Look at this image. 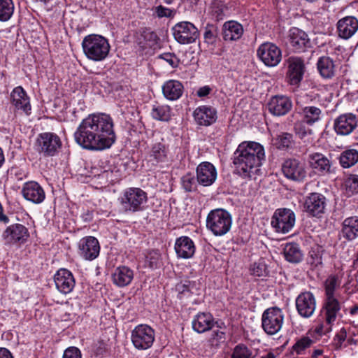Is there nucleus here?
<instances>
[{"label":"nucleus","instance_id":"59","mask_svg":"<svg viewBox=\"0 0 358 358\" xmlns=\"http://www.w3.org/2000/svg\"><path fill=\"white\" fill-rule=\"evenodd\" d=\"M204 38L208 43H213L215 40V36L211 29H206L204 33Z\"/></svg>","mask_w":358,"mask_h":358},{"label":"nucleus","instance_id":"46","mask_svg":"<svg viewBox=\"0 0 358 358\" xmlns=\"http://www.w3.org/2000/svg\"><path fill=\"white\" fill-rule=\"evenodd\" d=\"M275 142L280 149L289 148L294 144L293 135L290 133L283 132L277 136Z\"/></svg>","mask_w":358,"mask_h":358},{"label":"nucleus","instance_id":"34","mask_svg":"<svg viewBox=\"0 0 358 358\" xmlns=\"http://www.w3.org/2000/svg\"><path fill=\"white\" fill-rule=\"evenodd\" d=\"M162 92L166 99L169 100H176L182 96L183 86L182 83L178 80H170L164 84Z\"/></svg>","mask_w":358,"mask_h":358},{"label":"nucleus","instance_id":"18","mask_svg":"<svg viewBox=\"0 0 358 358\" xmlns=\"http://www.w3.org/2000/svg\"><path fill=\"white\" fill-rule=\"evenodd\" d=\"M292 108V101L289 97L284 95L273 96L267 103V108L274 116H283Z\"/></svg>","mask_w":358,"mask_h":358},{"label":"nucleus","instance_id":"61","mask_svg":"<svg viewBox=\"0 0 358 358\" xmlns=\"http://www.w3.org/2000/svg\"><path fill=\"white\" fill-rule=\"evenodd\" d=\"M0 358H13V357L8 349L0 348Z\"/></svg>","mask_w":358,"mask_h":358},{"label":"nucleus","instance_id":"49","mask_svg":"<svg viewBox=\"0 0 358 358\" xmlns=\"http://www.w3.org/2000/svg\"><path fill=\"white\" fill-rule=\"evenodd\" d=\"M182 185L186 192H192L196 187V181L194 176L187 173L182 178Z\"/></svg>","mask_w":358,"mask_h":358},{"label":"nucleus","instance_id":"12","mask_svg":"<svg viewBox=\"0 0 358 358\" xmlns=\"http://www.w3.org/2000/svg\"><path fill=\"white\" fill-rule=\"evenodd\" d=\"M174 38L181 44L192 43L199 36L197 28L191 22H181L173 27Z\"/></svg>","mask_w":358,"mask_h":358},{"label":"nucleus","instance_id":"25","mask_svg":"<svg viewBox=\"0 0 358 358\" xmlns=\"http://www.w3.org/2000/svg\"><path fill=\"white\" fill-rule=\"evenodd\" d=\"M308 163L312 169L322 174H330L334 172L331 162L322 153L315 152L309 155Z\"/></svg>","mask_w":358,"mask_h":358},{"label":"nucleus","instance_id":"15","mask_svg":"<svg viewBox=\"0 0 358 358\" xmlns=\"http://www.w3.org/2000/svg\"><path fill=\"white\" fill-rule=\"evenodd\" d=\"M296 308L298 313L303 317H311L316 308V299L310 292H303L296 299Z\"/></svg>","mask_w":358,"mask_h":358},{"label":"nucleus","instance_id":"63","mask_svg":"<svg viewBox=\"0 0 358 358\" xmlns=\"http://www.w3.org/2000/svg\"><path fill=\"white\" fill-rule=\"evenodd\" d=\"M347 343H348V345H356L357 344V340L354 339L352 338H350L348 339Z\"/></svg>","mask_w":358,"mask_h":358},{"label":"nucleus","instance_id":"52","mask_svg":"<svg viewBox=\"0 0 358 358\" xmlns=\"http://www.w3.org/2000/svg\"><path fill=\"white\" fill-rule=\"evenodd\" d=\"M347 338V331L345 328L341 329V330L335 335L334 338L333 345L336 350H341L343 346V342Z\"/></svg>","mask_w":358,"mask_h":358},{"label":"nucleus","instance_id":"37","mask_svg":"<svg viewBox=\"0 0 358 358\" xmlns=\"http://www.w3.org/2000/svg\"><path fill=\"white\" fill-rule=\"evenodd\" d=\"M283 254L285 259L293 264H297L302 261L303 254L297 243H287L283 249Z\"/></svg>","mask_w":358,"mask_h":358},{"label":"nucleus","instance_id":"30","mask_svg":"<svg viewBox=\"0 0 358 358\" xmlns=\"http://www.w3.org/2000/svg\"><path fill=\"white\" fill-rule=\"evenodd\" d=\"M341 234L343 237L348 241H352L358 237V216H351L343 220Z\"/></svg>","mask_w":358,"mask_h":358},{"label":"nucleus","instance_id":"39","mask_svg":"<svg viewBox=\"0 0 358 358\" xmlns=\"http://www.w3.org/2000/svg\"><path fill=\"white\" fill-rule=\"evenodd\" d=\"M168 149L163 142H157L152 145L150 157L157 163L164 162L167 158Z\"/></svg>","mask_w":358,"mask_h":358},{"label":"nucleus","instance_id":"22","mask_svg":"<svg viewBox=\"0 0 358 358\" xmlns=\"http://www.w3.org/2000/svg\"><path fill=\"white\" fill-rule=\"evenodd\" d=\"M217 178L215 167L210 162L201 163L196 168L197 182L203 186L211 185Z\"/></svg>","mask_w":358,"mask_h":358},{"label":"nucleus","instance_id":"51","mask_svg":"<svg viewBox=\"0 0 358 358\" xmlns=\"http://www.w3.org/2000/svg\"><path fill=\"white\" fill-rule=\"evenodd\" d=\"M313 341L308 337H303L299 340L292 347L294 351L296 352L297 355H300L302 352L306 348H309Z\"/></svg>","mask_w":358,"mask_h":358},{"label":"nucleus","instance_id":"28","mask_svg":"<svg viewBox=\"0 0 358 358\" xmlns=\"http://www.w3.org/2000/svg\"><path fill=\"white\" fill-rule=\"evenodd\" d=\"M215 323L214 318L210 313H200L194 318L192 328L201 334L215 328Z\"/></svg>","mask_w":358,"mask_h":358},{"label":"nucleus","instance_id":"10","mask_svg":"<svg viewBox=\"0 0 358 358\" xmlns=\"http://www.w3.org/2000/svg\"><path fill=\"white\" fill-rule=\"evenodd\" d=\"M155 341V331L148 325L140 324L136 326L131 332V341L138 350L150 348Z\"/></svg>","mask_w":358,"mask_h":358},{"label":"nucleus","instance_id":"32","mask_svg":"<svg viewBox=\"0 0 358 358\" xmlns=\"http://www.w3.org/2000/svg\"><path fill=\"white\" fill-rule=\"evenodd\" d=\"M12 103L26 113L31 110L29 97L22 87H15L10 94Z\"/></svg>","mask_w":358,"mask_h":358},{"label":"nucleus","instance_id":"35","mask_svg":"<svg viewBox=\"0 0 358 358\" xmlns=\"http://www.w3.org/2000/svg\"><path fill=\"white\" fill-rule=\"evenodd\" d=\"M243 33V29L241 24L229 21L223 25V38L225 41H236L239 39Z\"/></svg>","mask_w":358,"mask_h":358},{"label":"nucleus","instance_id":"64","mask_svg":"<svg viewBox=\"0 0 358 358\" xmlns=\"http://www.w3.org/2000/svg\"><path fill=\"white\" fill-rule=\"evenodd\" d=\"M358 312V306H355L350 310V314L355 315Z\"/></svg>","mask_w":358,"mask_h":358},{"label":"nucleus","instance_id":"1","mask_svg":"<svg viewBox=\"0 0 358 358\" xmlns=\"http://www.w3.org/2000/svg\"><path fill=\"white\" fill-rule=\"evenodd\" d=\"M113 126V119L108 115H90L78 127L74 133V139L86 150L108 149L116 139Z\"/></svg>","mask_w":358,"mask_h":358},{"label":"nucleus","instance_id":"13","mask_svg":"<svg viewBox=\"0 0 358 358\" xmlns=\"http://www.w3.org/2000/svg\"><path fill=\"white\" fill-rule=\"evenodd\" d=\"M257 55L267 66L274 67L282 59L281 50L274 43H264L257 50Z\"/></svg>","mask_w":358,"mask_h":358},{"label":"nucleus","instance_id":"56","mask_svg":"<svg viewBox=\"0 0 358 358\" xmlns=\"http://www.w3.org/2000/svg\"><path fill=\"white\" fill-rule=\"evenodd\" d=\"M155 13L159 17H171L174 15V11L173 10L161 5L155 8Z\"/></svg>","mask_w":358,"mask_h":358},{"label":"nucleus","instance_id":"60","mask_svg":"<svg viewBox=\"0 0 358 358\" xmlns=\"http://www.w3.org/2000/svg\"><path fill=\"white\" fill-rule=\"evenodd\" d=\"M211 92V88L209 86H203L200 87L196 92V94L199 97H203L210 94Z\"/></svg>","mask_w":358,"mask_h":358},{"label":"nucleus","instance_id":"31","mask_svg":"<svg viewBox=\"0 0 358 358\" xmlns=\"http://www.w3.org/2000/svg\"><path fill=\"white\" fill-rule=\"evenodd\" d=\"M296 110L302 116V120L306 121L308 125H313L321 120L322 110L316 106H298Z\"/></svg>","mask_w":358,"mask_h":358},{"label":"nucleus","instance_id":"4","mask_svg":"<svg viewBox=\"0 0 358 358\" xmlns=\"http://www.w3.org/2000/svg\"><path fill=\"white\" fill-rule=\"evenodd\" d=\"M232 224L231 214L223 208L210 211L206 217V227L213 235L222 236L227 234Z\"/></svg>","mask_w":358,"mask_h":358},{"label":"nucleus","instance_id":"33","mask_svg":"<svg viewBox=\"0 0 358 358\" xmlns=\"http://www.w3.org/2000/svg\"><path fill=\"white\" fill-rule=\"evenodd\" d=\"M113 281L118 287H125L130 284L134 278L133 271L127 266H119L113 273Z\"/></svg>","mask_w":358,"mask_h":358},{"label":"nucleus","instance_id":"29","mask_svg":"<svg viewBox=\"0 0 358 358\" xmlns=\"http://www.w3.org/2000/svg\"><path fill=\"white\" fill-rule=\"evenodd\" d=\"M341 310V304L336 297L326 298L323 306L325 322L332 324Z\"/></svg>","mask_w":358,"mask_h":358},{"label":"nucleus","instance_id":"58","mask_svg":"<svg viewBox=\"0 0 358 358\" xmlns=\"http://www.w3.org/2000/svg\"><path fill=\"white\" fill-rule=\"evenodd\" d=\"M310 263L315 266L317 265L322 264V257L320 255V254L316 253L315 252L313 251L310 253Z\"/></svg>","mask_w":358,"mask_h":358},{"label":"nucleus","instance_id":"48","mask_svg":"<svg viewBox=\"0 0 358 358\" xmlns=\"http://www.w3.org/2000/svg\"><path fill=\"white\" fill-rule=\"evenodd\" d=\"M250 271L252 275L257 277H264L268 274L266 266L262 261L252 264Z\"/></svg>","mask_w":358,"mask_h":358},{"label":"nucleus","instance_id":"23","mask_svg":"<svg viewBox=\"0 0 358 358\" xmlns=\"http://www.w3.org/2000/svg\"><path fill=\"white\" fill-rule=\"evenodd\" d=\"M338 36L349 39L358 31V19L355 16H346L340 19L337 24Z\"/></svg>","mask_w":358,"mask_h":358},{"label":"nucleus","instance_id":"54","mask_svg":"<svg viewBox=\"0 0 358 358\" xmlns=\"http://www.w3.org/2000/svg\"><path fill=\"white\" fill-rule=\"evenodd\" d=\"M62 358H82V353L78 348L71 346L64 350Z\"/></svg>","mask_w":358,"mask_h":358},{"label":"nucleus","instance_id":"26","mask_svg":"<svg viewBox=\"0 0 358 358\" xmlns=\"http://www.w3.org/2000/svg\"><path fill=\"white\" fill-rule=\"evenodd\" d=\"M193 116L197 124L208 127L216 121L217 112L212 107L202 106L195 109Z\"/></svg>","mask_w":358,"mask_h":358},{"label":"nucleus","instance_id":"62","mask_svg":"<svg viewBox=\"0 0 358 358\" xmlns=\"http://www.w3.org/2000/svg\"><path fill=\"white\" fill-rule=\"evenodd\" d=\"M323 351L322 350L317 349L314 350L313 352L312 357L313 358L317 357L318 356L321 355L322 354Z\"/></svg>","mask_w":358,"mask_h":358},{"label":"nucleus","instance_id":"42","mask_svg":"<svg viewBox=\"0 0 358 358\" xmlns=\"http://www.w3.org/2000/svg\"><path fill=\"white\" fill-rule=\"evenodd\" d=\"M210 339L213 342L223 343L226 339V327L222 322L216 321L215 328L212 329Z\"/></svg>","mask_w":358,"mask_h":358},{"label":"nucleus","instance_id":"50","mask_svg":"<svg viewBox=\"0 0 358 358\" xmlns=\"http://www.w3.org/2000/svg\"><path fill=\"white\" fill-rule=\"evenodd\" d=\"M146 263L151 268H157L160 264V254L157 250L150 251L146 257Z\"/></svg>","mask_w":358,"mask_h":358},{"label":"nucleus","instance_id":"38","mask_svg":"<svg viewBox=\"0 0 358 358\" xmlns=\"http://www.w3.org/2000/svg\"><path fill=\"white\" fill-rule=\"evenodd\" d=\"M339 164L343 169H348L358 162V150L355 148H347L338 157Z\"/></svg>","mask_w":358,"mask_h":358},{"label":"nucleus","instance_id":"20","mask_svg":"<svg viewBox=\"0 0 358 358\" xmlns=\"http://www.w3.org/2000/svg\"><path fill=\"white\" fill-rule=\"evenodd\" d=\"M80 255L86 260H93L100 251L98 240L93 236L83 238L79 242Z\"/></svg>","mask_w":358,"mask_h":358},{"label":"nucleus","instance_id":"36","mask_svg":"<svg viewBox=\"0 0 358 358\" xmlns=\"http://www.w3.org/2000/svg\"><path fill=\"white\" fill-rule=\"evenodd\" d=\"M317 67L321 76L324 78H331L335 75L336 66L334 60L329 57H320L317 62Z\"/></svg>","mask_w":358,"mask_h":358},{"label":"nucleus","instance_id":"7","mask_svg":"<svg viewBox=\"0 0 358 358\" xmlns=\"http://www.w3.org/2000/svg\"><path fill=\"white\" fill-rule=\"evenodd\" d=\"M283 175L294 182H303L307 177V169L304 162L296 158L285 159L281 167Z\"/></svg>","mask_w":358,"mask_h":358},{"label":"nucleus","instance_id":"47","mask_svg":"<svg viewBox=\"0 0 358 358\" xmlns=\"http://www.w3.org/2000/svg\"><path fill=\"white\" fill-rule=\"evenodd\" d=\"M326 298L334 296L336 288L338 286V277L336 275L329 276L324 282Z\"/></svg>","mask_w":358,"mask_h":358},{"label":"nucleus","instance_id":"45","mask_svg":"<svg viewBox=\"0 0 358 358\" xmlns=\"http://www.w3.org/2000/svg\"><path fill=\"white\" fill-rule=\"evenodd\" d=\"M306 125V122L303 120L296 121L294 124V131L296 136L301 140L304 139L308 135L313 134L312 129H309Z\"/></svg>","mask_w":358,"mask_h":358},{"label":"nucleus","instance_id":"43","mask_svg":"<svg viewBox=\"0 0 358 358\" xmlns=\"http://www.w3.org/2000/svg\"><path fill=\"white\" fill-rule=\"evenodd\" d=\"M230 358H255V355L250 348L241 343L234 347Z\"/></svg>","mask_w":358,"mask_h":358},{"label":"nucleus","instance_id":"17","mask_svg":"<svg viewBox=\"0 0 358 358\" xmlns=\"http://www.w3.org/2000/svg\"><path fill=\"white\" fill-rule=\"evenodd\" d=\"M357 116L352 113H345L334 120V129L340 136L350 134L357 127Z\"/></svg>","mask_w":358,"mask_h":358},{"label":"nucleus","instance_id":"21","mask_svg":"<svg viewBox=\"0 0 358 358\" xmlns=\"http://www.w3.org/2000/svg\"><path fill=\"white\" fill-rule=\"evenodd\" d=\"M54 280L57 289L64 294L71 292L75 287V279L73 274L65 268L57 271L54 276Z\"/></svg>","mask_w":358,"mask_h":358},{"label":"nucleus","instance_id":"57","mask_svg":"<svg viewBox=\"0 0 358 358\" xmlns=\"http://www.w3.org/2000/svg\"><path fill=\"white\" fill-rule=\"evenodd\" d=\"M331 331V324H322L316 327L315 331L318 334H326Z\"/></svg>","mask_w":358,"mask_h":358},{"label":"nucleus","instance_id":"55","mask_svg":"<svg viewBox=\"0 0 358 358\" xmlns=\"http://www.w3.org/2000/svg\"><path fill=\"white\" fill-rule=\"evenodd\" d=\"M159 58L165 60L173 68L176 67L178 64V59L173 53L166 52L159 56Z\"/></svg>","mask_w":358,"mask_h":358},{"label":"nucleus","instance_id":"6","mask_svg":"<svg viewBox=\"0 0 358 358\" xmlns=\"http://www.w3.org/2000/svg\"><path fill=\"white\" fill-rule=\"evenodd\" d=\"M284 315L280 308L272 307L264 310L262 317V327L269 335H274L282 328Z\"/></svg>","mask_w":358,"mask_h":358},{"label":"nucleus","instance_id":"44","mask_svg":"<svg viewBox=\"0 0 358 358\" xmlns=\"http://www.w3.org/2000/svg\"><path fill=\"white\" fill-rule=\"evenodd\" d=\"M141 36L143 38L145 44L150 48H155L159 41L157 34L148 28L142 29Z\"/></svg>","mask_w":358,"mask_h":358},{"label":"nucleus","instance_id":"53","mask_svg":"<svg viewBox=\"0 0 358 358\" xmlns=\"http://www.w3.org/2000/svg\"><path fill=\"white\" fill-rule=\"evenodd\" d=\"M347 189H349L352 194L358 192V176L350 175L345 181Z\"/></svg>","mask_w":358,"mask_h":358},{"label":"nucleus","instance_id":"2","mask_svg":"<svg viewBox=\"0 0 358 358\" xmlns=\"http://www.w3.org/2000/svg\"><path fill=\"white\" fill-rule=\"evenodd\" d=\"M265 159L264 147L256 142L241 143L234 153V164L244 177L251 178L260 171L259 167Z\"/></svg>","mask_w":358,"mask_h":358},{"label":"nucleus","instance_id":"8","mask_svg":"<svg viewBox=\"0 0 358 358\" xmlns=\"http://www.w3.org/2000/svg\"><path fill=\"white\" fill-rule=\"evenodd\" d=\"M296 217L294 213L289 208H279L273 213L271 226L278 233H288L294 226Z\"/></svg>","mask_w":358,"mask_h":358},{"label":"nucleus","instance_id":"27","mask_svg":"<svg viewBox=\"0 0 358 358\" xmlns=\"http://www.w3.org/2000/svg\"><path fill=\"white\" fill-rule=\"evenodd\" d=\"M175 250L179 257L188 259L195 252V246L192 240L187 236L177 238L175 243Z\"/></svg>","mask_w":358,"mask_h":358},{"label":"nucleus","instance_id":"5","mask_svg":"<svg viewBox=\"0 0 358 358\" xmlns=\"http://www.w3.org/2000/svg\"><path fill=\"white\" fill-rule=\"evenodd\" d=\"M147 201V193L138 187L127 189L120 199L123 210L131 213L143 210Z\"/></svg>","mask_w":358,"mask_h":358},{"label":"nucleus","instance_id":"19","mask_svg":"<svg viewBox=\"0 0 358 358\" xmlns=\"http://www.w3.org/2000/svg\"><path fill=\"white\" fill-rule=\"evenodd\" d=\"M28 229L21 224H14L6 228L3 233V238L7 243H22L29 237Z\"/></svg>","mask_w":358,"mask_h":358},{"label":"nucleus","instance_id":"3","mask_svg":"<svg viewBox=\"0 0 358 358\" xmlns=\"http://www.w3.org/2000/svg\"><path fill=\"white\" fill-rule=\"evenodd\" d=\"M82 48L86 57L94 62L103 61L110 49L108 41L98 34L86 36L83 40Z\"/></svg>","mask_w":358,"mask_h":358},{"label":"nucleus","instance_id":"41","mask_svg":"<svg viewBox=\"0 0 358 358\" xmlns=\"http://www.w3.org/2000/svg\"><path fill=\"white\" fill-rule=\"evenodd\" d=\"M14 12L13 0H0V21L6 22L12 17Z\"/></svg>","mask_w":358,"mask_h":358},{"label":"nucleus","instance_id":"40","mask_svg":"<svg viewBox=\"0 0 358 358\" xmlns=\"http://www.w3.org/2000/svg\"><path fill=\"white\" fill-rule=\"evenodd\" d=\"M151 114L155 120L169 121L171 119V108L164 105L153 106Z\"/></svg>","mask_w":358,"mask_h":358},{"label":"nucleus","instance_id":"11","mask_svg":"<svg viewBox=\"0 0 358 358\" xmlns=\"http://www.w3.org/2000/svg\"><path fill=\"white\" fill-rule=\"evenodd\" d=\"M287 71L286 78L291 85L299 87L305 73L303 59L299 57H289L286 60Z\"/></svg>","mask_w":358,"mask_h":358},{"label":"nucleus","instance_id":"14","mask_svg":"<svg viewBox=\"0 0 358 358\" xmlns=\"http://www.w3.org/2000/svg\"><path fill=\"white\" fill-rule=\"evenodd\" d=\"M288 43L296 52H303L311 47L308 34L303 30L292 27L289 31Z\"/></svg>","mask_w":358,"mask_h":358},{"label":"nucleus","instance_id":"24","mask_svg":"<svg viewBox=\"0 0 358 358\" xmlns=\"http://www.w3.org/2000/svg\"><path fill=\"white\" fill-rule=\"evenodd\" d=\"M22 193L24 199L34 203H41L45 198L43 187L35 181L26 182L23 186Z\"/></svg>","mask_w":358,"mask_h":358},{"label":"nucleus","instance_id":"16","mask_svg":"<svg viewBox=\"0 0 358 358\" xmlns=\"http://www.w3.org/2000/svg\"><path fill=\"white\" fill-rule=\"evenodd\" d=\"M326 205L325 196L320 193L313 192L306 198L303 207L309 215L320 217L324 213Z\"/></svg>","mask_w":358,"mask_h":358},{"label":"nucleus","instance_id":"9","mask_svg":"<svg viewBox=\"0 0 358 358\" xmlns=\"http://www.w3.org/2000/svg\"><path fill=\"white\" fill-rule=\"evenodd\" d=\"M36 149L45 157L54 156L62 146L60 138L55 134H40L36 142Z\"/></svg>","mask_w":358,"mask_h":358}]
</instances>
